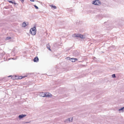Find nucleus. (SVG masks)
<instances>
[{"mask_svg":"<svg viewBox=\"0 0 124 124\" xmlns=\"http://www.w3.org/2000/svg\"><path fill=\"white\" fill-rule=\"evenodd\" d=\"M36 28L35 26L31 28L30 30V33L33 35H35L36 33Z\"/></svg>","mask_w":124,"mask_h":124,"instance_id":"f257e3e1","label":"nucleus"},{"mask_svg":"<svg viewBox=\"0 0 124 124\" xmlns=\"http://www.w3.org/2000/svg\"><path fill=\"white\" fill-rule=\"evenodd\" d=\"M72 37H73L80 38L81 39H84L85 38L84 36L81 34H74L72 35Z\"/></svg>","mask_w":124,"mask_h":124,"instance_id":"f03ea898","label":"nucleus"},{"mask_svg":"<svg viewBox=\"0 0 124 124\" xmlns=\"http://www.w3.org/2000/svg\"><path fill=\"white\" fill-rule=\"evenodd\" d=\"M92 4L95 5H99L101 4V3L99 0H96L93 1Z\"/></svg>","mask_w":124,"mask_h":124,"instance_id":"7ed1b4c3","label":"nucleus"},{"mask_svg":"<svg viewBox=\"0 0 124 124\" xmlns=\"http://www.w3.org/2000/svg\"><path fill=\"white\" fill-rule=\"evenodd\" d=\"M44 93L45 97H52V95L48 92Z\"/></svg>","mask_w":124,"mask_h":124,"instance_id":"20e7f679","label":"nucleus"},{"mask_svg":"<svg viewBox=\"0 0 124 124\" xmlns=\"http://www.w3.org/2000/svg\"><path fill=\"white\" fill-rule=\"evenodd\" d=\"M73 55L75 56H77L79 55V53L77 51H73L72 52Z\"/></svg>","mask_w":124,"mask_h":124,"instance_id":"39448f33","label":"nucleus"},{"mask_svg":"<svg viewBox=\"0 0 124 124\" xmlns=\"http://www.w3.org/2000/svg\"><path fill=\"white\" fill-rule=\"evenodd\" d=\"M73 118L72 117L71 118H69L67 119H66L65 120V122L68 123L70 121H72Z\"/></svg>","mask_w":124,"mask_h":124,"instance_id":"423d86ee","label":"nucleus"},{"mask_svg":"<svg viewBox=\"0 0 124 124\" xmlns=\"http://www.w3.org/2000/svg\"><path fill=\"white\" fill-rule=\"evenodd\" d=\"M33 61L34 62H37L39 61V59L38 57H36L33 59Z\"/></svg>","mask_w":124,"mask_h":124,"instance_id":"0eeeda50","label":"nucleus"},{"mask_svg":"<svg viewBox=\"0 0 124 124\" xmlns=\"http://www.w3.org/2000/svg\"><path fill=\"white\" fill-rule=\"evenodd\" d=\"M26 115H23V114H22L21 115H20L19 116V117L20 118H23V117L25 116H26Z\"/></svg>","mask_w":124,"mask_h":124,"instance_id":"6e6552de","label":"nucleus"},{"mask_svg":"<svg viewBox=\"0 0 124 124\" xmlns=\"http://www.w3.org/2000/svg\"><path fill=\"white\" fill-rule=\"evenodd\" d=\"M27 24H26V23H25V22H24L22 24V26L23 27H25Z\"/></svg>","mask_w":124,"mask_h":124,"instance_id":"1a4fd4ad","label":"nucleus"},{"mask_svg":"<svg viewBox=\"0 0 124 124\" xmlns=\"http://www.w3.org/2000/svg\"><path fill=\"white\" fill-rule=\"evenodd\" d=\"M51 6L52 8H54V9H56V7L55 6H54L53 5H52Z\"/></svg>","mask_w":124,"mask_h":124,"instance_id":"9d476101","label":"nucleus"},{"mask_svg":"<svg viewBox=\"0 0 124 124\" xmlns=\"http://www.w3.org/2000/svg\"><path fill=\"white\" fill-rule=\"evenodd\" d=\"M41 96L43 97H45L44 93H42L40 94Z\"/></svg>","mask_w":124,"mask_h":124,"instance_id":"9b49d317","label":"nucleus"},{"mask_svg":"<svg viewBox=\"0 0 124 124\" xmlns=\"http://www.w3.org/2000/svg\"><path fill=\"white\" fill-rule=\"evenodd\" d=\"M47 49L49 50H50V51L51 50V49H50V46L48 44L47 45Z\"/></svg>","mask_w":124,"mask_h":124,"instance_id":"f8f14e48","label":"nucleus"},{"mask_svg":"<svg viewBox=\"0 0 124 124\" xmlns=\"http://www.w3.org/2000/svg\"><path fill=\"white\" fill-rule=\"evenodd\" d=\"M8 1L9 2V3H12L13 4H14L15 5H16V3L15 2H13L12 1H9V0H8Z\"/></svg>","mask_w":124,"mask_h":124,"instance_id":"ddd939ff","label":"nucleus"},{"mask_svg":"<svg viewBox=\"0 0 124 124\" xmlns=\"http://www.w3.org/2000/svg\"><path fill=\"white\" fill-rule=\"evenodd\" d=\"M119 111L122 110V111L124 112V108L123 107V108H121L120 109H119Z\"/></svg>","mask_w":124,"mask_h":124,"instance_id":"4468645a","label":"nucleus"},{"mask_svg":"<svg viewBox=\"0 0 124 124\" xmlns=\"http://www.w3.org/2000/svg\"><path fill=\"white\" fill-rule=\"evenodd\" d=\"M70 60L72 62H75V60H74V58H71L70 59Z\"/></svg>","mask_w":124,"mask_h":124,"instance_id":"2eb2a0df","label":"nucleus"},{"mask_svg":"<svg viewBox=\"0 0 124 124\" xmlns=\"http://www.w3.org/2000/svg\"><path fill=\"white\" fill-rule=\"evenodd\" d=\"M11 37H8L6 38V40H8L10 39H11Z\"/></svg>","mask_w":124,"mask_h":124,"instance_id":"dca6fc26","label":"nucleus"},{"mask_svg":"<svg viewBox=\"0 0 124 124\" xmlns=\"http://www.w3.org/2000/svg\"><path fill=\"white\" fill-rule=\"evenodd\" d=\"M112 77L113 78H115L116 77L115 74H113L112 75Z\"/></svg>","mask_w":124,"mask_h":124,"instance_id":"f3484780","label":"nucleus"},{"mask_svg":"<svg viewBox=\"0 0 124 124\" xmlns=\"http://www.w3.org/2000/svg\"><path fill=\"white\" fill-rule=\"evenodd\" d=\"M34 6L35 7V8L36 9H38V8L37 6H36L35 5H34Z\"/></svg>","mask_w":124,"mask_h":124,"instance_id":"a211bd4d","label":"nucleus"},{"mask_svg":"<svg viewBox=\"0 0 124 124\" xmlns=\"http://www.w3.org/2000/svg\"><path fill=\"white\" fill-rule=\"evenodd\" d=\"M74 60H75V61L78 60L76 58H74Z\"/></svg>","mask_w":124,"mask_h":124,"instance_id":"6ab92c4d","label":"nucleus"},{"mask_svg":"<svg viewBox=\"0 0 124 124\" xmlns=\"http://www.w3.org/2000/svg\"><path fill=\"white\" fill-rule=\"evenodd\" d=\"M30 1L32 2H34V0H30Z\"/></svg>","mask_w":124,"mask_h":124,"instance_id":"aec40b11","label":"nucleus"},{"mask_svg":"<svg viewBox=\"0 0 124 124\" xmlns=\"http://www.w3.org/2000/svg\"><path fill=\"white\" fill-rule=\"evenodd\" d=\"M22 78H22L21 77L20 78H19V79H21Z\"/></svg>","mask_w":124,"mask_h":124,"instance_id":"412c9836","label":"nucleus"},{"mask_svg":"<svg viewBox=\"0 0 124 124\" xmlns=\"http://www.w3.org/2000/svg\"><path fill=\"white\" fill-rule=\"evenodd\" d=\"M11 76H9L8 77H10Z\"/></svg>","mask_w":124,"mask_h":124,"instance_id":"4be33fe9","label":"nucleus"},{"mask_svg":"<svg viewBox=\"0 0 124 124\" xmlns=\"http://www.w3.org/2000/svg\"><path fill=\"white\" fill-rule=\"evenodd\" d=\"M28 123V122H26V123Z\"/></svg>","mask_w":124,"mask_h":124,"instance_id":"5701e85b","label":"nucleus"}]
</instances>
